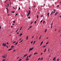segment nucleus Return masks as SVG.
Masks as SVG:
<instances>
[{
    "label": "nucleus",
    "mask_w": 61,
    "mask_h": 61,
    "mask_svg": "<svg viewBox=\"0 0 61 61\" xmlns=\"http://www.w3.org/2000/svg\"><path fill=\"white\" fill-rule=\"evenodd\" d=\"M32 26H30V28H32Z\"/></svg>",
    "instance_id": "41"
},
{
    "label": "nucleus",
    "mask_w": 61,
    "mask_h": 61,
    "mask_svg": "<svg viewBox=\"0 0 61 61\" xmlns=\"http://www.w3.org/2000/svg\"><path fill=\"white\" fill-rule=\"evenodd\" d=\"M9 10H7V13H8V12L9 11Z\"/></svg>",
    "instance_id": "33"
},
{
    "label": "nucleus",
    "mask_w": 61,
    "mask_h": 61,
    "mask_svg": "<svg viewBox=\"0 0 61 61\" xmlns=\"http://www.w3.org/2000/svg\"><path fill=\"white\" fill-rule=\"evenodd\" d=\"M13 47H14V46H12L11 47V48H13Z\"/></svg>",
    "instance_id": "20"
},
{
    "label": "nucleus",
    "mask_w": 61,
    "mask_h": 61,
    "mask_svg": "<svg viewBox=\"0 0 61 61\" xmlns=\"http://www.w3.org/2000/svg\"><path fill=\"white\" fill-rule=\"evenodd\" d=\"M36 42V41H35L33 43V45H34V44H35V43Z\"/></svg>",
    "instance_id": "14"
},
{
    "label": "nucleus",
    "mask_w": 61,
    "mask_h": 61,
    "mask_svg": "<svg viewBox=\"0 0 61 61\" xmlns=\"http://www.w3.org/2000/svg\"><path fill=\"white\" fill-rule=\"evenodd\" d=\"M18 29H17V30H16V33H17V31H18Z\"/></svg>",
    "instance_id": "25"
},
{
    "label": "nucleus",
    "mask_w": 61,
    "mask_h": 61,
    "mask_svg": "<svg viewBox=\"0 0 61 61\" xmlns=\"http://www.w3.org/2000/svg\"><path fill=\"white\" fill-rule=\"evenodd\" d=\"M43 47H46V46H44Z\"/></svg>",
    "instance_id": "48"
},
{
    "label": "nucleus",
    "mask_w": 61,
    "mask_h": 61,
    "mask_svg": "<svg viewBox=\"0 0 61 61\" xmlns=\"http://www.w3.org/2000/svg\"><path fill=\"white\" fill-rule=\"evenodd\" d=\"M15 50H14L13 51L14 52H15Z\"/></svg>",
    "instance_id": "64"
},
{
    "label": "nucleus",
    "mask_w": 61,
    "mask_h": 61,
    "mask_svg": "<svg viewBox=\"0 0 61 61\" xmlns=\"http://www.w3.org/2000/svg\"><path fill=\"white\" fill-rule=\"evenodd\" d=\"M57 61H59V59L58 58L57 59Z\"/></svg>",
    "instance_id": "28"
},
{
    "label": "nucleus",
    "mask_w": 61,
    "mask_h": 61,
    "mask_svg": "<svg viewBox=\"0 0 61 61\" xmlns=\"http://www.w3.org/2000/svg\"><path fill=\"white\" fill-rule=\"evenodd\" d=\"M5 59H4V60H2V61H5Z\"/></svg>",
    "instance_id": "35"
},
{
    "label": "nucleus",
    "mask_w": 61,
    "mask_h": 61,
    "mask_svg": "<svg viewBox=\"0 0 61 61\" xmlns=\"http://www.w3.org/2000/svg\"><path fill=\"white\" fill-rule=\"evenodd\" d=\"M31 55H32V54H31L30 55V56H29V57H30V56H31Z\"/></svg>",
    "instance_id": "29"
},
{
    "label": "nucleus",
    "mask_w": 61,
    "mask_h": 61,
    "mask_svg": "<svg viewBox=\"0 0 61 61\" xmlns=\"http://www.w3.org/2000/svg\"><path fill=\"white\" fill-rule=\"evenodd\" d=\"M15 12V11H12L11 13H14Z\"/></svg>",
    "instance_id": "22"
},
{
    "label": "nucleus",
    "mask_w": 61,
    "mask_h": 61,
    "mask_svg": "<svg viewBox=\"0 0 61 61\" xmlns=\"http://www.w3.org/2000/svg\"><path fill=\"white\" fill-rule=\"evenodd\" d=\"M56 59V58H55V57H54V58H53V61H54V60H55V59Z\"/></svg>",
    "instance_id": "8"
},
{
    "label": "nucleus",
    "mask_w": 61,
    "mask_h": 61,
    "mask_svg": "<svg viewBox=\"0 0 61 61\" xmlns=\"http://www.w3.org/2000/svg\"><path fill=\"white\" fill-rule=\"evenodd\" d=\"M36 54H37V52H35L34 53V55H36Z\"/></svg>",
    "instance_id": "12"
},
{
    "label": "nucleus",
    "mask_w": 61,
    "mask_h": 61,
    "mask_svg": "<svg viewBox=\"0 0 61 61\" xmlns=\"http://www.w3.org/2000/svg\"><path fill=\"white\" fill-rule=\"evenodd\" d=\"M53 12L52 11V12H51V14H50V15H52V14H53Z\"/></svg>",
    "instance_id": "6"
},
{
    "label": "nucleus",
    "mask_w": 61,
    "mask_h": 61,
    "mask_svg": "<svg viewBox=\"0 0 61 61\" xmlns=\"http://www.w3.org/2000/svg\"><path fill=\"white\" fill-rule=\"evenodd\" d=\"M15 20L13 21V23H15Z\"/></svg>",
    "instance_id": "34"
},
{
    "label": "nucleus",
    "mask_w": 61,
    "mask_h": 61,
    "mask_svg": "<svg viewBox=\"0 0 61 61\" xmlns=\"http://www.w3.org/2000/svg\"><path fill=\"white\" fill-rule=\"evenodd\" d=\"M6 44H7V45H8V42H7V43H6Z\"/></svg>",
    "instance_id": "38"
},
{
    "label": "nucleus",
    "mask_w": 61,
    "mask_h": 61,
    "mask_svg": "<svg viewBox=\"0 0 61 61\" xmlns=\"http://www.w3.org/2000/svg\"><path fill=\"white\" fill-rule=\"evenodd\" d=\"M43 15H42L41 16V17H43Z\"/></svg>",
    "instance_id": "45"
},
{
    "label": "nucleus",
    "mask_w": 61,
    "mask_h": 61,
    "mask_svg": "<svg viewBox=\"0 0 61 61\" xmlns=\"http://www.w3.org/2000/svg\"><path fill=\"white\" fill-rule=\"evenodd\" d=\"M58 14V12H56L55 13V15H56L57 14Z\"/></svg>",
    "instance_id": "5"
},
{
    "label": "nucleus",
    "mask_w": 61,
    "mask_h": 61,
    "mask_svg": "<svg viewBox=\"0 0 61 61\" xmlns=\"http://www.w3.org/2000/svg\"><path fill=\"white\" fill-rule=\"evenodd\" d=\"M5 45H6V43H5V44L3 43L2 44V46H5Z\"/></svg>",
    "instance_id": "2"
},
{
    "label": "nucleus",
    "mask_w": 61,
    "mask_h": 61,
    "mask_svg": "<svg viewBox=\"0 0 61 61\" xmlns=\"http://www.w3.org/2000/svg\"><path fill=\"white\" fill-rule=\"evenodd\" d=\"M28 12H29V13H29L30 14V12H31V11L29 10Z\"/></svg>",
    "instance_id": "19"
},
{
    "label": "nucleus",
    "mask_w": 61,
    "mask_h": 61,
    "mask_svg": "<svg viewBox=\"0 0 61 61\" xmlns=\"http://www.w3.org/2000/svg\"><path fill=\"white\" fill-rule=\"evenodd\" d=\"M19 58V57H18L17 58V59H18V58Z\"/></svg>",
    "instance_id": "63"
},
{
    "label": "nucleus",
    "mask_w": 61,
    "mask_h": 61,
    "mask_svg": "<svg viewBox=\"0 0 61 61\" xmlns=\"http://www.w3.org/2000/svg\"><path fill=\"white\" fill-rule=\"evenodd\" d=\"M2 56L3 57V58H6V57L5 56Z\"/></svg>",
    "instance_id": "13"
},
{
    "label": "nucleus",
    "mask_w": 61,
    "mask_h": 61,
    "mask_svg": "<svg viewBox=\"0 0 61 61\" xmlns=\"http://www.w3.org/2000/svg\"><path fill=\"white\" fill-rule=\"evenodd\" d=\"M26 61H27V60H29V59H28V58H26Z\"/></svg>",
    "instance_id": "9"
},
{
    "label": "nucleus",
    "mask_w": 61,
    "mask_h": 61,
    "mask_svg": "<svg viewBox=\"0 0 61 61\" xmlns=\"http://www.w3.org/2000/svg\"><path fill=\"white\" fill-rule=\"evenodd\" d=\"M42 22H43V20H41V21L40 22V23H41Z\"/></svg>",
    "instance_id": "39"
},
{
    "label": "nucleus",
    "mask_w": 61,
    "mask_h": 61,
    "mask_svg": "<svg viewBox=\"0 0 61 61\" xmlns=\"http://www.w3.org/2000/svg\"><path fill=\"white\" fill-rule=\"evenodd\" d=\"M37 18H38V15H37Z\"/></svg>",
    "instance_id": "27"
},
{
    "label": "nucleus",
    "mask_w": 61,
    "mask_h": 61,
    "mask_svg": "<svg viewBox=\"0 0 61 61\" xmlns=\"http://www.w3.org/2000/svg\"><path fill=\"white\" fill-rule=\"evenodd\" d=\"M29 9H31V7H30V8H29Z\"/></svg>",
    "instance_id": "61"
},
{
    "label": "nucleus",
    "mask_w": 61,
    "mask_h": 61,
    "mask_svg": "<svg viewBox=\"0 0 61 61\" xmlns=\"http://www.w3.org/2000/svg\"><path fill=\"white\" fill-rule=\"evenodd\" d=\"M16 42V41H14L13 42V43H15Z\"/></svg>",
    "instance_id": "53"
},
{
    "label": "nucleus",
    "mask_w": 61,
    "mask_h": 61,
    "mask_svg": "<svg viewBox=\"0 0 61 61\" xmlns=\"http://www.w3.org/2000/svg\"><path fill=\"white\" fill-rule=\"evenodd\" d=\"M59 6H60V5H57V7H59Z\"/></svg>",
    "instance_id": "51"
},
{
    "label": "nucleus",
    "mask_w": 61,
    "mask_h": 61,
    "mask_svg": "<svg viewBox=\"0 0 61 61\" xmlns=\"http://www.w3.org/2000/svg\"><path fill=\"white\" fill-rule=\"evenodd\" d=\"M17 15V13H16V15Z\"/></svg>",
    "instance_id": "62"
},
{
    "label": "nucleus",
    "mask_w": 61,
    "mask_h": 61,
    "mask_svg": "<svg viewBox=\"0 0 61 61\" xmlns=\"http://www.w3.org/2000/svg\"><path fill=\"white\" fill-rule=\"evenodd\" d=\"M46 49H45V50H44V52H46Z\"/></svg>",
    "instance_id": "23"
},
{
    "label": "nucleus",
    "mask_w": 61,
    "mask_h": 61,
    "mask_svg": "<svg viewBox=\"0 0 61 61\" xmlns=\"http://www.w3.org/2000/svg\"><path fill=\"white\" fill-rule=\"evenodd\" d=\"M33 48H34V47H32V48H30L29 49V51H31V50H33Z\"/></svg>",
    "instance_id": "1"
},
{
    "label": "nucleus",
    "mask_w": 61,
    "mask_h": 61,
    "mask_svg": "<svg viewBox=\"0 0 61 61\" xmlns=\"http://www.w3.org/2000/svg\"><path fill=\"white\" fill-rule=\"evenodd\" d=\"M21 39H21V38L19 40V41H20L21 40Z\"/></svg>",
    "instance_id": "56"
},
{
    "label": "nucleus",
    "mask_w": 61,
    "mask_h": 61,
    "mask_svg": "<svg viewBox=\"0 0 61 61\" xmlns=\"http://www.w3.org/2000/svg\"><path fill=\"white\" fill-rule=\"evenodd\" d=\"M6 46V47H7V48H8V46Z\"/></svg>",
    "instance_id": "54"
},
{
    "label": "nucleus",
    "mask_w": 61,
    "mask_h": 61,
    "mask_svg": "<svg viewBox=\"0 0 61 61\" xmlns=\"http://www.w3.org/2000/svg\"><path fill=\"white\" fill-rule=\"evenodd\" d=\"M36 21H35V22H34L35 24H36Z\"/></svg>",
    "instance_id": "44"
},
{
    "label": "nucleus",
    "mask_w": 61,
    "mask_h": 61,
    "mask_svg": "<svg viewBox=\"0 0 61 61\" xmlns=\"http://www.w3.org/2000/svg\"><path fill=\"white\" fill-rule=\"evenodd\" d=\"M43 43V41H42L41 42V44H42Z\"/></svg>",
    "instance_id": "30"
},
{
    "label": "nucleus",
    "mask_w": 61,
    "mask_h": 61,
    "mask_svg": "<svg viewBox=\"0 0 61 61\" xmlns=\"http://www.w3.org/2000/svg\"><path fill=\"white\" fill-rule=\"evenodd\" d=\"M27 56V54H25L24 56H23L24 57H25V56Z\"/></svg>",
    "instance_id": "4"
},
{
    "label": "nucleus",
    "mask_w": 61,
    "mask_h": 61,
    "mask_svg": "<svg viewBox=\"0 0 61 61\" xmlns=\"http://www.w3.org/2000/svg\"><path fill=\"white\" fill-rule=\"evenodd\" d=\"M49 14H50V13H48L47 14V15L48 16V17L49 16Z\"/></svg>",
    "instance_id": "11"
},
{
    "label": "nucleus",
    "mask_w": 61,
    "mask_h": 61,
    "mask_svg": "<svg viewBox=\"0 0 61 61\" xmlns=\"http://www.w3.org/2000/svg\"><path fill=\"white\" fill-rule=\"evenodd\" d=\"M27 17H28V16H29V15H27Z\"/></svg>",
    "instance_id": "50"
},
{
    "label": "nucleus",
    "mask_w": 61,
    "mask_h": 61,
    "mask_svg": "<svg viewBox=\"0 0 61 61\" xmlns=\"http://www.w3.org/2000/svg\"><path fill=\"white\" fill-rule=\"evenodd\" d=\"M52 25H51V29H52Z\"/></svg>",
    "instance_id": "49"
},
{
    "label": "nucleus",
    "mask_w": 61,
    "mask_h": 61,
    "mask_svg": "<svg viewBox=\"0 0 61 61\" xmlns=\"http://www.w3.org/2000/svg\"><path fill=\"white\" fill-rule=\"evenodd\" d=\"M7 6L8 7L9 6V3L7 4Z\"/></svg>",
    "instance_id": "36"
},
{
    "label": "nucleus",
    "mask_w": 61,
    "mask_h": 61,
    "mask_svg": "<svg viewBox=\"0 0 61 61\" xmlns=\"http://www.w3.org/2000/svg\"><path fill=\"white\" fill-rule=\"evenodd\" d=\"M30 13H28V15H30Z\"/></svg>",
    "instance_id": "47"
},
{
    "label": "nucleus",
    "mask_w": 61,
    "mask_h": 61,
    "mask_svg": "<svg viewBox=\"0 0 61 61\" xmlns=\"http://www.w3.org/2000/svg\"><path fill=\"white\" fill-rule=\"evenodd\" d=\"M20 8L19 7V9H18V10H20Z\"/></svg>",
    "instance_id": "32"
},
{
    "label": "nucleus",
    "mask_w": 61,
    "mask_h": 61,
    "mask_svg": "<svg viewBox=\"0 0 61 61\" xmlns=\"http://www.w3.org/2000/svg\"><path fill=\"white\" fill-rule=\"evenodd\" d=\"M23 40H22L21 41H20V43H21V42H22V41H23Z\"/></svg>",
    "instance_id": "26"
},
{
    "label": "nucleus",
    "mask_w": 61,
    "mask_h": 61,
    "mask_svg": "<svg viewBox=\"0 0 61 61\" xmlns=\"http://www.w3.org/2000/svg\"><path fill=\"white\" fill-rule=\"evenodd\" d=\"M12 48H10V49H9L8 50V51H10V50H12Z\"/></svg>",
    "instance_id": "10"
},
{
    "label": "nucleus",
    "mask_w": 61,
    "mask_h": 61,
    "mask_svg": "<svg viewBox=\"0 0 61 61\" xmlns=\"http://www.w3.org/2000/svg\"><path fill=\"white\" fill-rule=\"evenodd\" d=\"M45 21H43V24H45Z\"/></svg>",
    "instance_id": "42"
},
{
    "label": "nucleus",
    "mask_w": 61,
    "mask_h": 61,
    "mask_svg": "<svg viewBox=\"0 0 61 61\" xmlns=\"http://www.w3.org/2000/svg\"><path fill=\"white\" fill-rule=\"evenodd\" d=\"M17 44H18V42H16L15 43V45H17Z\"/></svg>",
    "instance_id": "16"
},
{
    "label": "nucleus",
    "mask_w": 61,
    "mask_h": 61,
    "mask_svg": "<svg viewBox=\"0 0 61 61\" xmlns=\"http://www.w3.org/2000/svg\"><path fill=\"white\" fill-rule=\"evenodd\" d=\"M60 18H61V15H60Z\"/></svg>",
    "instance_id": "57"
},
{
    "label": "nucleus",
    "mask_w": 61,
    "mask_h": 61,
    "mask_svg": "<svg viewBox=\"0 0 61 61\" xmlns=\"http://www.w3.org/2000/svg\"><path fill=\"white\" fill-rule=\"evenodd\" d=\"M13 8L14 9H15V8L13 6Z\"/></svg>",
    "instance_id": "37"
},
{
    "label": "nucleus",
    "mask_w": 61,
    "mask_h": 61,
    "mask_svg": "<svg viewBox=\"0 0 61 61\" xmlns=\"http://www.w3.org/2000/svg\"><path fill=\"white\" fill-rule=\"evenodd\" d=\"M46 31H47V29H46L45 31V32H46Z\"/></svg>",
    "instance_id": "21"
},
{
    "label": "nucleus",
    "mask_w": 61,
    "mask_h": 61,
    "mask_svg": "<svg viewBox=\"0 0 61 61\" xmlns=\"http://www.w3.org/2000/svg\"><path fill=\"white\" fill-rule=\"evenodd\" d=\"M40 39H41V37H40L39 40Z\"/></svg>",
    "instance_id": "55"
},
{
    "label": "nucleus",
    "mask_w": 61,
    "mask_h": 61,
    "mask_svg": "<svg viewBox=\"0 0 61 61\" xmlns=\"http://www.w3.org/2000/svg\"><path fill=\"white\" fill-rule=\"evenodd\" d=\"M55 12H56V10H54V11H53V13L54 14V13H55Z\"/></svg>",
    "instance_id": "3"
},
{
    "label": "nucleus",
    "mask_w": 61,
    "mask_h": 61,
    "mask_svg": "<svg viewBox=\"0 0 61 61\" xmlns=\"http://www.w3.org/2000/svg\"><path fill=\"white\" fill-rule=\"evenodd\" d=\"M13 26H11V27L12 28V27H13Z\"/></svg>",
    "instance_id": "60"
},
{
    "label": "nucleus",
    "mask_w": 61,
    "mask_h": 61,
    "mask_svg": "<svg viewBox=\"0 0 61 61\" xmlns=\"http://www.w3.org/2000/svg\"><path fill=\"white\" fill-rule=\"evenodd\" d=\"M30 17H28V19H30Z\"/></svg>",
    "instance_id": "40"
},
{
    "label": "nucleus",
    "mask_w": 61,
    "mask_h": 61,
    "mask_svg": "<svg viewBox=\"0 0 61 61\" xmlns=\"http://www.w3.org/2000/svg\"><path fill=\"white\" fill-rule=\"evenodd\" d=\"M40 58H39L38 60L37 61H39V60H40Z\"/></svg>",
    "instance_id": "31"
},
{
    "label": "nucleus",
    "mask_w": 61,
    "mask_h": 61,
    "mask_svg": "<svg viewBox=\"0 0 61 61\" xmlns=\"http://www.w3.org/2000/svg\"><path fill=\"white\" fill-rule=\"evenodd\" d=\"M49 43V42H47L46 44V45H47V44H48V43Z\"/></svg>",
    "instance_id": "24"
},
{
    "label": "nucleus",
    "mask_w": 61,
    "mask_h": 61,
    "mask_svg": "<svg viewBox=\"0 0 61 61\" xmlns=\"http://www.w3.org/2000/svg\"><path fill=\"white\" fill-rule=\"evenodd\" d=\"M28 36H27V37H26V40H28Z\"/></svg>",
    "instance_id": "7"
},
{
    "label": "nucleus",
    "mask_w": 61,
    "mask_h": 61,
    "mask_svg": "<svg viewBox=\"0 0 61 61\" xmlns=\"http://www.w3.org/2000/svg\"><path fill=\"white\" fill-rule=\"evenodd\" d=\"M22 34H21L19 35V36H22Z\"/></svg>",
    "instance_id": "15"
},
{
    "label": "nucleus",
    "mask_w": 61,
    "mask_h": 61,
    "mask_svg": "<svg viewBox=\"0 0 61 61\" xmlns=\"http://www.w3.org/2000/svg\"><path fill=\"white\" fill-rule=\"evenodd\" d=\"M10 15H10H9V14H8V16H9V15Z\"/></svg>",
    "instance_id": "58"
},
{
    "label": "nucleus",
    "mask_w": 61,
    "mask_h": 61,
    "mask_svg": "<svg viewBox=\"0 0 61 61\" xmlns=\"http://www.w3.org/2000/svg\"><path fill=\"white\" fill-rule=\"evenodd\" d=\"M33 23V22H31V23H30V25H31V24H32Z\"/></svg>",
    "instance_id": "43"
},
{
    "label": "nucleus",
    "mask_w": 61,
    "mask_h": 61,
    "mask_svg": "<svg viewBox=\"0 0 61 61\" xmlns=\"http://www.w3.org/2000/svg\"><path fill=\"white\" fill-rule=\"evenodd\" d=\"M43 58H41V60H43Z\"/></svg>",
    "instance_id": "46"
},
{
    "label": "nucleus",
    "mask_w": 61,
    "mask_h": 61,
    "mask_svg": "<svg viewBox=\"0 0 61 61\" xmlns=\"http://www.w3.org/2000/svg\"><path fill=\"white\" fill-rule=\"evenodd\" d=\"M6 10H8V8L7 7H6Z\"/></svg>",
    "instance_id": "18"
},
{
    "label": "nucleus",
    "mask_w": 61,
    "mask_h": 61,
    "mask_svg": "<svg viewBox=\"0 0 61 61\" xmlns=\"http://www.w3.org/2000/svg\"><path fill=\"white\" fill-rule=\"evenodd\" d=\"M53 25V23H51V25Z\"/></svg>",
    "instance_id": "59"
},
{
    "label": "nucleus",
    "mask_w": 61,
    "mask_h": 61,
    "mask_svg": "<svg viewBox=\"0 0 61 61\" xmlns=\"http://www.w3.org/2000/svg\"><path fill=\"white\" fill-rule=\"evenodd\" d=\"M21 60H22V59H20L18 61H21Z\"/></svg>",
    "instance_id": "17"
},
{
    "label": "nucleus",
    "mask_w": 61,
    "mask_h": 61,
    "mask_svg": "<svg viewBox=\"0 0 61 61\" xmlns=\"http://www.w3.org/2000/svg\"><path fill=\"white\" fill-rule=\"evenodd\" d=\"M33 43V41H32L30 43L31 44H32Z\"/></svg>",
    "instance_id": "52"
}]
</instances>
